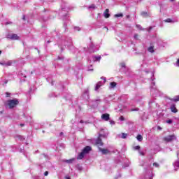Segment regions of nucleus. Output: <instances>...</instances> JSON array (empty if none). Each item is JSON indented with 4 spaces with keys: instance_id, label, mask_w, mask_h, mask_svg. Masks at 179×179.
Wrapping results in <instances>:
<instances>
[{
    "instance_id": "f257e3e1",
    "label": "nucleus",
    "mask_w": 179,
    "mask_h": 179,
    "mask_svg": "<svg viewBox=\"0 0 179 179\" xmlns=\"http://www.w3.org/2000/svg\"><path fill=\"white\" fill-rule=\"evenodd\" d=\"M17 104H19L17 99L7 101V106L9 108H15Z\"/></svg>"
},
{
    "instance_id": "f03ea898",
    "label": "nucleus",
    "mask_w": 179,
    "mask_h": 179,
    "mask_svg": "<svg viewBox=\"0 0 179 179\" xmlns=\"http://www.w3.org/2000/svg\"><path fill=\"white\" fill-rule=\"evenodd\" d=\"M101 79H103V81H99L96 83L94 89L95 92H98L99 88L101 87V86L106 83V78H101Z\"/></svg>"
},
{
    "instance_id": "7ed1b4c3",
    "label": "nucleus",
    "mask_w": 179,
    "mask_h": 179,
    "mask_svg": "<svg viewBox=\"0 0 179 179\" xmlns=\"http://www.w3.org/2000/svg\"><path fill=\"white\" fill-rule=\"evenodd\" d=\"M164 141L165 142H172V141H174V139H176V136L171 135L164 137Z\"/></svg>"
},
{
    "instance_id": "20e7f679",
    "label": "nucleus",
    "mask_w": 179,
    "mask_h": 179,
    "mask_svg": "<svg viewBox=\"0 0 179 179\" xmlns=\"http://www.w3.org/2000/svg\"><path fill=\"white\" fill-rule=\"evenodd\" d=\"M108 136V131H104V129H101L99 134V138H107Z\"/></svg>"
},
{
    "instance_id": "39448f33",
    "label": "nucleus",
    "mask_w": 179,
    "mask_h": 179,
    "mask_svg": "<svg viewBox=\"0 0 179 179\" xmlns=\"http://www.w3.org/2000/svg\"><path fill=\"white\" fill-rule=\"evenodd\" d=\"M7 38H9V40H19V36L16 34H9L7 35Z\"/></svg>"
},
{
    "instance_id": "423d86ee",
    "label": "nucleus",
    "mask_w": 179,
    "mask_h": 179,
    "mask_svg": "<svg viewBox=\"0 0 179 179\" xmlns=\"http://www.w3.org/2000/svg\"><path fill=\"white\" fill-rule=\"evenodd\" d=\"M150 92H151V94H152V96H157V94L159 93V90L157 89H156V87H152Z\"/></svg>"
},
{
    "instance_id": "0eeeda50",
    "label": "nucleus",
    "mask_w": 179,
    "mask_h": 179,
    "mask_svg": "<svg viewBox=\"0 0 179 179\" xmlns=\"http://www.w3.org/2000/svg\"><path fill=\"white\" fill-rule=\"evenodd\" d=\"M0 65H3V66H10L12 65V62L10 61H3L0 62Z\"/></svg>"
},
{
    "instance_id": "6e6552de",
    "label": "nucleus",
    "mask_w": 179,
    "mask_h": 179,
    "mask_svg": "<svg viewBox=\"0 0 179 179\" xmlns=\"http://www.w3.org/2000/svg\"><path fill=\"white\" fill-rule=\"evenodd\" d=\"M101 119L103 120V121H108L110 120V114H108V113L102 114Z\"/></svg>"
},
{
    "instance_id": "1a4fd4ad",
    "label": "nucleus",
    "mask_w": 179,
    "mask_h": 179,
    "mask_svg": "<svg viewBox=\"0 0 179 179\" xmlns=\"http://www.w3.org/2000/svg\"><path fill=\"white\" fill-rule=\"evenodd\" d=\"M96 145L98 146V148L103 146V141H101V138L98 137V138L96 140Z\"/></svg>"
},
{
    "instance_id": "9d476101",
    "label": "nucleus",
    "mask_w": 179,
    "mask_h": 179,
    "mask_svg": "<svg viewBox=\"0 0 179 179\" xmlns=\"http://www.w3.org/2000/svg\"><path fill=\"white\" fill-rule=\"evenodd\" d=\"M90 150H92V147H90V146H86V147L83 150V153H85V155H87V153H89V152H90Z\"/></svg>"
},
{
    "instance_id": "9b49d317",
    "label": "nucleus",
    "mask_w": 179,
    "mask_h": 179,
    "mask_svg": "<svg viewBox=\"0 0 179 179\" xmlns=\"http://www.w3.org/2000/svg\"><path fill=\"white\" fill-rule=\"evenodd\" d=\"M101 59V56H94L92 57L93 62H100V60Z\"/></svg>"
},
{
    "instance_id": "f8f14e48",
    "label": "nucleus",
    "mask_w": 179,
    "mask_h": 179,
    "mask_svg": "<svg viewBox=\"0 0 179 179\" xmlns=\"http://www.w3.org/2000/svg\"><path fill=\"white\" fill-rule=\"evenodd\" d=\"M99 150L100 152H101L102 155H108V153H110V150L108 149H102L99 148Z\"/></svg>"
},
{
    "instance_id": "ddd939ff",
    "label": "nucleus",
    "mask_w": 179,
    "mask_h": 179,
    "mask_svg": "<svg viewBox=\"0 0 179 179\" xmlns=\"http://www.w3.org/2000/svg\"><path fill=\"white\" fill-rule=\"evenodd\" d=\"M108 12H110V10H108V8H106L103 13V16L104 17H106V19H108V17H110V14L108 13Z\"/></svg>"
},
{
    "instance_id": "4468645a",
    "label": "nucleus",
    "mask_w": 179,
    "mask_h": 179,
    "mask_svg": "<svg viewBox=\"0 0 179 179\" xmlns=\"http://www.w3.org/2000/svg\"><path fill=\"white\" fill-rule=\"evenodd\" d=\"M171 111L172 113H178V110H177V108H176V105L173 104L171 106Z\"/></svg>"
},
{
    "instance_id": "2eb2a0df",
    "label": "nucleus",
    "mask_w": 179,
    "mask_h": 179,
    "mask_svg": "<svg viewBox=\"0 0 179 179\" xmlns=\"http://www.w3.org/2000/svg\"><path fill=\"white\" fill-rule=\"evenodd\" d=\"M85 152H83V151H82L79 155H78V156L77 157V159H78V160H82V159L83 158V157H85Z\"/></svg>"
},
{
    "instance_id": "dca6fc26",
    "label": "nucleus",
    "mask_w": 179,
    "mask_h": 179,
    "mask_svg": "<svg viewBox=\"0 0 179 179\" xmlns=\"http://www.w3.org/2000/svg\"><path fill=\"white\" fill-rule=\"evenodd\" d=\"M117 86V83L115 82H112L110 83L109 89H114Z\"/></svg>"
},
{
    "instance_id": "f3484780",
    "label": "nucleus",
    "mask_w": 179,
    "mask_h": 179,
    "mask_svg": "<svg viewBox=\"0 0 179 179\" xmlns=\"http://www.w3.org/2000/svg\"><path fill=\"white\" fill-rule=\"evenodd\" d=\"M148 51H149V52H151V53L155 52V50H154L153 46H150V47L148 48Z\"/></svg>"
},
{
    "instance_id": "a211bd4d",
    "label": "nucleus",
    "mask_w": 179,
    "mask_h": 179,
    "mask_svg": "<svg viewBox=\"0 0 179 179\" xmlns=\"http://www.w3.org/2000/svg\"><path fill=\"white\" fill-rule=\"evenodd\" d=\"M137 141H138V142H142L143 137H142V135L139 134L137 136Z\"/></svg>"
},
{
    "instance_id": "6ab92c4d",
    "label": "nucleus",
    "mask_w": 179,
    "mask_h": 179,
    "mask_svg": "<svg viewBox=\"0 0 179 179\" xmlns=\"http://www.w3.org/2000/svg\"><path fill=\"white\" fill-rule=\"evenodd\" d=\"M127 136H128V134L122 133L120 135V138H122V139H126Z\"/></svg>"
},
{
    "instance_id": "aec40b11",
    "label": "nucleus",
    "mask_w": 179,
    "mask_h": 179,
    "mask_svg": "<svg viewBox=\"0 0 179 179\" xmlns=\"http://www.w3.org/2000/svg\"><path fill=\"white\" fill-rule=\"evenodd\" d=\"M141 16H143V17H148V16H149V13H148L147 12H142Z\"/></svg>"
},
{
    "instance_id": "412c9836",
    "label": "nucleus",
    "mask_w": 179,
    "mask_h": 179,
    "mask_svg": "<svg viewBox=\"0 0 179 179\" xmlns=\"http://www.w3.org/2000/svg\"><path fill=\"white\" fill-rule=\"evenodd\" d=\"M173 164H174L175 168L179 169V159L177 160L176 162H175V163Z\"/></svg>"
},
{
    "instance_id": "4be33fe9",
    "label": "nucleus",
    "mask_w": 179,
    "mask_h": 179,
    "mask_svg": "<svg viewBox=\"0 0 179 179\" xmlns=\"http://www.w3.org/2000/svg\"><path fill=\"white\" fill-rule=\"evenodd\" d=\"M84 96H87V99H89V90L85 91Z\"/></svg>"
},
{
    "instance_id": "5701e85b",
    "label": "nucleus",
    "mask_w": 179,
    "mask_h": 179,
    "mask_svg": "<svg viewBox=\"0 0 179 179\" xmlns=\"http://www.w3.org/2000/svg\"><path fill=\"white\" fill-rule=\"evenodd\" d=\"M124 15L122 13L115 14V17H122Z\"/></svg>"
},
{
    "instance_id": "b1692460",
    "label": "nucleus",
    "mask_w": 179,
    "mask_h": 179,
    "mask_svg": "<svg viewBox=\"0 0 179 179\" xmlns=\"http://www.w3.org/2000/svg\"><path fill=\"white\" fill-rule=\"evenodd\" d=\"M173 101H179V95L175 96V97L173 99Z\"/></svg>"
},
{
    "instance_id": "393cba45",
    "label": "nucleus",
    "mask_w": 179,
    "mask_h": 179,
    "mask_svg": "<svg viewBox=\"0 0 179 179\" xmlns=\"http://www.w3.org/2000/svg\"><path fill=\"white\" fill-rule=\"evenodd\" d=\"M96 6L94 4H92L91 6H89V9H95Z\"/></svg>"
},
{
    "instance_id": "a878e982",
    "label": "nucleus",
    "mask_w": 179,
    "mask_h": 179,
    "mask_svg": "<svg viewBox=\"0 0 179 179\" xmlns=\"http://www.w3.org/2000/svg\"><path fill=\"white\" fill-rule=\"evenodd\" d=\"M134 150H139L141 149V147L139 145H137L136 147H134Z\"/></svg>"
},
{
    "instance_id": "bb28decb",
    "label": "nucleus",
    "mask_w": 179,
    "mask_h": 179,
    "mask_svg": "<svg viewBox=\"0 0 179 179\" xmlns=\"http://www.w3.org/2000/svg\"><path fill=\"white\" fill-rule=\"evenodd\" d=\"M165 22H166V23H171L172 20H171V19L169 18V19H166V20H165Z\"/></svg>"
},
{
    "instance_id": "cd10ccee",
    "label": "nucleus",
    "mask_w": 179,
    "mask_h": 179,
    "mask_svg": "<svg viewBox=\"0 0 179 179\" xmlns=\"http://www.w3.org/2000/svg\"><path fill=\"white\" fill-rule=\"evenodd\" d=\"M72 162H73V159H68V160H66V163H69V164L72 163Z\"/></svg>"
},
{
    "instance_id": "c85d7f7f",
    "label": "nucleus",
    "mask_w": 179,
    "mask_h": 179,
    "mask_svg": "<svg viewBox=\"0 0 179 179\" xmlns=\"http://www.w3.org/2000/svg\"><path fill=\"white\" fill-rule=\"evenodd\" d=\"M136 26L137 29H138L139 30H142V27L141 25L136 24Z\"/></svg>"
},
{
    "instance_id": "c756f323",
    "label": "nucleus",
    "mask_w": 179,
    "mask_h": 179,
    "mask_svg": "<svg viewBox=\"0 0 179 179\" xmlns=\"http://www.w3.org/2000/svg\"><path fill=\"white\" fill-rule=\"evenodd\" d=\"M110 125H115V122H114L113 120H110Z\"/></svg>"
},
{
    "instance_id": "7c9ffc66",
    "label": "nucleus",
    "mask_w": 179,
    "mask_h": 179,
    "mask_svg": "<svg viewBox=\"0 0 179 179\" xmlns=\"http://www.w3.org/2000/svg\"><path fill=\"white\" fill-rule=\"evenodd\" d=\"M138 153L139 155H141V156H144L145 154L143 153V152L141 151V150H138Z\"/></svg>"
},
{
    "instance_id": "2f4dec72",
    "label": "nucleus",
    "mask_w": 179,
    "mask_h": 179,
    "mask_svg": "<svg viewBox=\"0 0 179 179\" xmlns=\"http://www.w3.org/2000/svg\"><path fill=\"white\" fill-rule=\"evenodd\" d=\"M120 66H122V68H125V63H121Z\"/></svg>"
},
{
    "instance_id": "473e14b6",
    "label": "nucleus",
    "mask_w": 179,
    "mask_h": 179,
    "mask_svg": "<svg viewBox=\"0 0 179 179\" xmlns=\"http://www.w3.org/2000/svg\"><path fill=\"white\" fill-rule=\"evenodd\" d=\"M167 124H171L173 122L172 120H169L166 121Z\"/></svg>"
},
{
    "instance_id": "72a5a7b5",
    "label": "nucleus",
    "mask_w": 179,
    "mask_h": 179,
    "mask_svg": "<svg viewBox=\"0 0 179 179\" xmlns=\"http://www.w3.org/2000/svg\"><path fill=\"white\" fill-rule=\"evenodd\" d=\"M153 166H155V167H159V164H157V163H156V162H155V163H153Z\"/></svg>"
},
{
    "instance_id": "f704fd0d",
    "label": "nucleus",
    "mask_w": 179,
    "mask_h": 179,
    "mask_svg": "<svg viewBox=\"0 0 179 179\" xmlns=\"http://www.w3.org/2000/svg\"><path fill=\"white\" fill-rule=\"evenodd\" d=\"M120 121H124L125 118L123 116L120 117Z\"/></svg>"
},
{
    "instance_id": "c9c22d12",
    "label": "nucleus",
    "mask_w": 179,
    "mask_h": 179,
    "mask_svg": "<svg viewBox=\"0 0 179 179\" xmlns=\"http://www.w3.org/2000/svg\"><path fill=\"white\" fill-rule=\"evenodd\" d=\"M75 30H77L78 31H79V30H80V28H79V27H75Z\"/></svg>"
},
{
    "instance_id": "e433bc0d",
    "label": "nucleus",
    "mask_w": 179,
    "mask_h": 179,
    "mask_svg": "<svg viewBox=\"0 0 179 179\" xmlns=\"http://www.w3.org/2000/svg\"><path fill=\"white\" fill-rule=\"evenodd\" d=\"M44 176H45V177H47V176H48V171H45L44 173Z\"/></svg>"
},
{
    "instance_id": "4c0bfd02",
    "label": "nucleus",
    "mask_w": 179,
    "mask_h": 179,
    "mask_svg": "<svg viewBox=\"0 0 179 179\" xmlns=\"http://www.w3.org/2000/svg\"><path fill=\"white\" fill-rule=\"evenodd\" d=\"M134 37L135 40H138V34H135Z\"/></svg>"
},
{
    "instance_id": "58836bf2",
    "label": "nucleus",
    "mask_w": 179,
    "mask_h": 179,
    "mask_svg": "<svg viewBox=\"0 0 179 179\" xmlns=\"http://www.w3.org/2000/svg\"><path fill=\"white\" fill-rule=\"evenodd\" d=\"M138 108H136V109H132L131 111H138Z\"/></svg>"
},
{
    "instance_id": "ea45409f",
    "label": "nucleus",
    "mask_w": 179,
    "mask_h": 179,
    "mask_svg": "<svg viewBox=\"0 0 179 179\" xmlns=\"http://www.w3.org/2000/svg\"><path fill=\"white\" fill-rule=\"evenodd\" d=\"M95 101H96V103H100L101 102L100 99L95 100Z\"/></svg>"
},
{
    "instance_id": "a19ab883",
    "label": "nucleus",
    "mask_w": 179,
    "mask_h": 179,
    "mask_svg": "<svg viewBox=\"0 0 179 179\" xmlns=\"http://www.w3.org/2000/svg\"><path fill=\"white\" fill-rule=\"evenodd\" d=\"M177 157H178V159H179V150H178V152H177Z\"/></svg>"
},
{
    "instance_id": "79ce46f5",
    "label": "nucleus",
    "mask_w": 179,
    "mask_h": 179,
    "mask_svg": "<svg viewBox=\"0 0 179 179\" xmlns=\"http://www.w3.org/2000/svg\"><path fill=\"white\" fill-rule=\"evenodd\" d=\"M6 97H9V93L6 92Z\"/></svg>"
},
{
    "instance_id": "37998d69",
    "label": "nucleus",
    "mask_w": 179,
    "mask_h": 179,
    "mask_svg": "<svg viewBox=\"0 0 179 179\" xmlns=\"http://www.w3.org/2000/svg\"><path fill=\"white\" fill-rule=\"evenodd\" d=\"M88 71H93V69L89 68V69H88Z\"/></svg>"
},
{
    "instance_id": "c03bdc74",
    "label": "nucleus",
    "mask_w": 179,
    "mask_h": 179,
    "mask_svg": "<svg viewBox=\"0 0 179 179\" xmlns=\"http://www.w3.org/2000/svg\"><path fill=\"white\" fill-rule=\"evenodd\" d=\"M152 86H155V82L152 83Z\"/></svg>"
},
{
    "instance_id": "a18cd8bd",
    "label": "nucleus",
    "mask_w": 179,
    "mask_h": 179,
    "mask_svg": "<svg viewBox=\"0 0 179 179\" xmlns=\"http://www.w3.org/2000/svg\"><path fill=\"white\" fill-rule=\"evenodd\" d=\"M80 124H83V120L80 121Z\"/></svg>"
},
{
    "instance_id": "49530a36",
    "label": "nucleus",
    "mask_w": 179,
    "mask_h": 179,
    "mask_svg": "<svg viewBox=\"0 0 179 179\" xmlns=\"http://www.w3.org/2000/svg\"><path fill=\"white\" fill-rule=\"evenodd\" d=\"M20 138H21V140L23 139V137L22 136H20Z\"/></svg>"
},
{
    "instance_id": "de8ad7c7",
    "label": "nucleus",
    "mask_w": 179,
    "mask_h": 179,
    "mask_svg": "<svg viewBox=\"0 0 179 179\" xmlns=\"http://www.w3.org/2000/svg\"><path fill=\"white\" fill-rule=\"evenodd\" d=\"M105 29H106L107 31H108V28H107V27H105Z\"/></svg>"
},
{
    "instance_id": "09e8293b",
    "label": "nucleus",
    "mask_w": 179,
    "mask_h": 179,
    "mask_svg": "<svg viewBox=\"0 0 179 179\" xmlns=\"http://www.w3.org/2000/svg\"><path fill=\"white\" fill-rule=\"evenodd\" d=\"M1 54H2V51L0 50V55H1Z\"/></svg>"
},
{
    "instance_id": "8fccbe9b",
    "label": "nucleus",
    "mask_w": 179,
    "mask_h": 179,
    "mask_svg": "<svg viewBox=\"0 0 179 179\" xmlns=\"http://www.w3.org/2000/svg\"><path fill=\"white\" fill-rule=\"evenodd\" d=\"M63 134H64V133H62H62H60V135H63Z\"/></svg>"
},
{
    "instance_id": "3c124183",
    "label": "nucleus",
    "mask_w": 179,
    "mask_h": 179,
    "mask_svg": "<svg viewBox=\"0 0 179 179\" xmlns=\"http://www.w3.org/2000/svg\"><path fill=\"white\" fill-rule=\"evenodd\" d=\"M6 24H9V22H6Z\"/></svg>"
},
{
    "instance_id": "603ef678",
    "label": "nucleus",
    "mask_w": 179,
    "mask_h": 179,
    "mask_svg": "<svg viewBox=\"0 0 179 179\" xmlns=\"http://www.w3.org/2000/svg\"><path fill=\"white\" fill-rule=\"evenodd\" d=\"M127 17H129V15H127Z\"/></svg>"
},
{
    "instance_id": "864d4df0",
    "label": "nucleus",
    "mask_w": 179,
    "mask_h": 179,
    "mask_svg": "<svg viewBox=\"0 0 179 179\" xmlns=\"http://www.w3.org/2000/svg\"><path fill=\"white\" fill-rule=\"evenodd\" d=\"M23 20H24V16L23 17Z\"/></svg>"
},
{
    "instance_id": "5fc2aeb1",
    "label": "nucleus",
    "mask_w": 179,
    "mask_h": 179,
    "mask_svg": "<svg viewBox=\"0 0 179 179\" xmlns=\"http://www.w3.org/2000/svg\"><path fill=\"white\" fill-rule=\"evenodd\" d=\"M24 124H21L22 127H23Z\"/></svg>"
},
{
    "instance_id": "6e6d98bb",
    "label": "nucleus",
    "mask_w": 179,
    "mask_h": 179,
    "mask_svg": "<svg viewBox=\"0 0 179 179\" xmlns=\"http://www.w3.org/2000/svg\"><path fill=\"white\" fill-rule=\"evenodd\" d=\"M171 1H174V0H171Z\"/></svg>"
},
{
    "instance_id": "4d7b16f0",
    "label": "nucleus",
    "mask_w": 179,
    "mask_h": 179,
    "mask_svg": "<svg viewBox=\"0 0 179 179\" xmlns=\"http://www.w3.org/2000/svg\"><path fill=\"white\" fill-rule=\"evenodd\" d=\"M150 179H153V178H150Z\"/></svg>"
}]
</instances>
